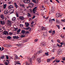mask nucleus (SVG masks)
<instances>
[{"label":"nucleus","mask_w":65,"mask_h":65,"mask_svg":"<svg viewBox=\"0 0 65 65\" xmlns=\"http://www.w3.org/2000/svg\"><path fill=\"white\" fill-rule=\"evenodd\" d=\"M5 65H8V63H7L6 62H5Z\"/></svg>","instance_id":"79ce46f5"},{"label":"nucleus","mask_w":65,"mask_h":65,"mask_svg":"<svg viewBox=\"0 0 65 65\" xmlns=\"http://www.w3.org/2000/svg\"><path fill=\"white\" fill-rule=\"evenodd\" d=\"M56 23L57 24H59L60 23V21L59 20H57L56 21Z\"/></svg>","instance_id":"dca6fc26"},{"label":"nucleus","mask_w":65,"mask_h":65,"mask_svg":"<svg viewBox=\"0 0 65 65\" xmlns=\"http://www.w3.org/2000/svg\"><path fill=\"white\" fill-rule=\"evenodd\" d=\"M30 2V0H27L26 3L28 4Z\"/></svg>","instance_id":"c756f323"},{"label":"nucleus","mask_w":65,"mask_h":65,"mask_svg":"<svg viewBox=\"0 0 65 65\" xmlns=\"http://www.w3.org/2000/svg\"><path fill=\"white\" fill-rule=\"evenodd\" d=\"M52 19H51V20H50L49 21V22H51V23H52Z\"/></svg>","instance_id":"e2e57ef3"},{"label":"nucleus","mask_w":65,"mask_h":65,"mask_svg":"<svg viewBox=\"0 0 65 65\" xmlns=\"http://www.w3.org/2000/svg\"><path fill=\"white\" fill-rule=\"evenodd\" d=\"M7 39H9V40H10L11 38V37H10V36H8L7 38Z\"/></svg>","instance_id":"b1692460"},{"label":"nucleus","mask_w":65,"mask_h":65,"mask_svg":"<svg viewBox=\"0 0 65 65\" xmlns=\"http://www.w3.org/2000/svg\"><path fill=\"white\" fill-rule=\"evenodd\" d=\"M13 8V6L12 5H10L9 6L8 8L9 9H10L11 8Z\"/></svg>","instance_id":"423d86ee"},{"label":"nucleus","mask_w":65,"mask_h":65,"mask_svg":"<svg viewBox=\"0 0 65 65\" xmlns=\"http://www.w3.org/2000/svg\"><path fill=\"white\" fill-rule=\"evenodd\" d=\"M27 0H23V2L24 3H27Z\"/></svg>","instance_id":"bb28decb"},{"label":"nucleus","mask_w":65,"mask_h":65,"mask_svg":"<svg viewBox=\"0 0 65 65\" xmlns=\"http://www.w3.org/2000/svg\"><path fill=\"white\" fill-rule=\"evenodd\" d=\"M60 44L61 45H63V42L60 43Z\"/></svg>","instance_id":"0e129e2a"},{"label":"nucleus","mask_w":65,"mask_h":65,"mask_svg":"<svg viewBox=\"0 0 65 65\" xmlns=\"http://www.w3.org/2000/svg\"><path fill=\"white\" fill-rule=\"evenodd\" d=\"M14 10L13 9H11L9 11V13H10V14H11V13H14Z\"/></svg>","instance_id":"39448f33"},{"label":"nucleus","mask_w":65,"mask_h":65,"mask_svg":"<svg viewBox=\"0 0 65 65\" xmlns=\"http://www.w3.org/2000/svg\"><path fill=\"white\" fill-rule=\"evenodd\" d=\"M14 31H17V30H18V28H14Z\"/></svg>","instance_id":"a19ab883"},{"label":"nucleus","mask_w":65,"mask_h":65,"mask_svg":"<svg viewBox=\"0 0 65 65\" xmlns=\"http://www.w3.org/2000/svg\"><path fill=\"white\" fill-rule=\"evenodd\" d=\"M15 57L16 59H18V56L17 55H15Z\"/></svg>","instance_id":"473e14b6"},{"label":"nucleus","mask_w":65,"mask_h":65,"mask_svg":"<svg viewBox=\"0 0 65 65\" xmlns=\"http://www.w3.org/2000/svg\"><path fill=\"white\" fill-rule=\"evenodd\" d=\"M56 15H61V14L59 13H57Z\"/></svg>","instance_id":"5fc2aeb1"},{"label":"nucleus","mask_w":65,"mask_h":65,"mask_svg":"<svg viewBox=\"0 0 65 65\" xmlns=\"http://www.w3.org/2000/svg\"><path fill=\"white\" fill-rule=\"evenodd\" d=\"M32 11L34 13H35V12H36V11H35V10H32Z\"/></svg>","instance_id":"49530a36"},{"label":"nucleus","mask_w":65,"mask_h":65,"mask_svg":"<svg viewBox=\"0 0 65 65\" xmlns=\"http://www.w3.org/2000/svg\"><path fill=\"white\" fill-rule=\"evenodd\" d=\"M4 16L3 15H2L1 16V17L2 19V20H4Z\"/></svg>","instance_id":"6ab92c4d"},{"label":"nucleus","mask_w":65,"mask_h":65,"mask_svg":"<svg viewBox=\"0 0 65 65\" xmlns=\"http://www.w3.org/2000/svg\"><path fill=\"white\" fill-rule=\"evenodd\" d=\"M45 55H47V56H48V52H47L45 53Z\"/></svg>","instance_id":"de8ad7c7"},{"label":"nucleus","mask_w":65,"mask_h":65,"mask_svg":"<svg viewBox=\"0 0 65 65\" xmlns=\"http://www.w3.org/2000/svg\"><path fill=\"white\" fill-rule=\"evenodd\" d=\"M25 30H22L21 31V33L22 34H25Z\"/></svg>","instance_id":"f3484780"},{"label":"nucleus","mask_w":65,"mask_h":65,"mask_svg":"<svg viewBox=\"0 0 65 65\" xmlns=\"http://www.w3.org/2000/svg\"><path fill=\"white\" fill-rule=\"evenodd\" d=\"M4 34L5 35H8V32L7 31H4Z\"/></svg>","instance_id":"2eb2a0df"},{"label":"nucleus","mask_w":65,"mask_h":65,"mask_svg":"<svg viewBox=\"0 0 65 65\" xmlns=\"http://www.w3.org/2000/svg\"><path fill=\"white\" fill-rule=\"evenodd\" d=\"M37 7H35V8H34L33 9V10H35V11H36V9H37Z\"/></svg>","instance_id":"393cba45"},{"label":"nucleus","mask_w":65,"mask_h":65,"mask_svg":"<svg viewBox=\"0 0 65 65\" xmlns=\"http://www.w3.org/2000/svg\"><path fill=\"white\" fill-rule=\"evenodd\" d=\"M60 60H56V62L57 63H59V62H60Z\"/></svg>","instance_id":"c03bdc74"},{"label":"nucleus","mask_w":65,"mask_h":65,"mask_svg":"<svg viewBox=\"0 0 65 65\" xmlns=\"http://www.w3.org/2000/svg\"><path fill=\"white\" fill-rule=\"evenodd\" d=\"M57 42L58 43H60L61 42V41H60V40L59 39H58L57 40Z\"/></svg>","instance_id":"e433bc0d"},{"label":"nucleus","mask_w":65,"mask_h":65,"mask_svg":"<svg viewBox=\"0 0 65 65\" xmlns=\"http://www.w3.org/2000/svg\"><path fill=\"white\" fill-rule=\"evenodd\" d=\"M13 38H14V39H19V37H17L16 36H13Z\"/></svg>","instance_id":"f8f14e48"},{"label":"nucleus","mask_w":65,"mask_h":65,"mask_svg":"<svg viewBox=\"0 0 65 65\" xmlns=\"http://www.w3.org/2000/svg\"><path fill=\"white\" fill-rule=\"evenodd\" d=\"M3 50H4V47H2V49L1 50V51H3Z\"/></svg>","instance_id":"680f3d73"},{"label":"nucleus","mask_w":65,"mask_h":65,"mask_svg":"<svg viewBox=\"0 0 65 65\" xmlns=\"http://www.w3.org/2000/svg\"><path fill=\"white\" fill-rule=\"evenodd\" d=\"M37 61L39 63H40L41 62V60L40 59V58H38L37 60Z\"/></svg>","instance_id":"9b49d317"},{"label":"nucleus","mask_w":65,"mask_h":65,"mask_svg":"<svg viewBox=\"0 0 65 65\" xmlns=\"http://www.w3.org/2000/svg\"><path fill=\"white\" fill-rule=\"evenodd\" d=\"M56 26H57V27H58V29H60V26L58 25H56Z\"/></svg>","instance_id":"09e8293b"},{"label":"nucleus","mask_w":65,"mask_h":65,"mask_svg":"<svg viewBox=\"0 0 65 65\" xmlns=\"http://www.w3.org/2000/svg\"><path fill=\"white\" fill-rule=\"evenodd\" d=\"M19 19L21 20H23L24 19V18L23 16H20L19 17Z\"/></svg>","instance_id":"4468645a"},{"label":"nucleus","mask_w":65,"mask_h":65,"mask_svg":"<svg viewBox=\"0 0 65 65\" xmlns=\"http://www.w3.org/2000/svg\"><path fill=\"white\" fill-rule=\"evenodd\" d=\"M32 1L35 4H38L39 3V0H32Z\"/></svg>","instance_id":"f03ea898"},{"label":"nucleus","mask_w":65,"mask_h":65,"mask_svg":"<svg viewBox=\"0 0 65 65\" xmlns=\"http://www.w3.org/2000/svg\"><path fill=\"white\" fill-rule=\"evenodd\" d=\"M25 25L26 24V27H28L29 26V24L27 23H25Z\"/></svg>","instance_id":"cd10ccee"},{"label":"nucleus","mask_w":65,"mask_h":65,"mask_svg":"<svg viewBox=\"0 0 65 65\" xmlns=\"http://www.w3.org/2000/svg\"><path fill=\"white\" fill-rule=\"evenodd\" d=\"M46 28L44 27H42L41 28V29L42 30H46Z\"/></svg>","instance_id":"412c9836"},{"label":"nucleus","mask_w":65,"mask_h":65,"mask_svg":"<svg viewBox=\"0 0 65 65\" xmlns=\"http://www.w3.org/2000/svg\"><path fill=\"white\" fill-rule=\"evenodd\" d=\"M11 3H12V1H10L9 2V4H11Z\"/></svg>","instance_id":"8fccbe9b"},{"label":"nucleus","mask_w":65,"mask_h":65,"mask_svg":"<svg viewBox=\"0 0 65 65\" xmlns=\"http://www.w3.org/2000/svg\"><path fill=\"white\" fill-rule=\"evenodd\" d=\"M7 6V5L6 4H4V6H3L4 8L5 9Z\"/></svg>","instance_id":"4be33fe9"},{"label":"nucleus","mask_w":65,"mask_h":65,"mask_svg":"<svg viewBox=\"0 0 65 65\" xmlns=\"http://www.w3.org/2000/svg\"><path fill=\"white\" fill-rule=\"evenodd\" d=\"M52 32H52V34H54L55 33V30H53Z\"/></svg>","instance_id":"3c124183"},{"label":"nucleus","mask_w":65,"mask_h":65,"mask_svg":"<svg viewBox=\"0 0 65 65\" xmlns=\"http://www.w3.org/2000/svg\"><path fill=\"white\" fill-rule=\"evenodd\" d=\"M9 13V11H8V10H5L4 11V13L5 14H8Z\"/></svg>","instance_id":"1a4fd4ad"},{"label":"nucleus","mask_w":65,"mask_h":65,"mask_svg":"<svg viewBox=\"0 0 65 65\" xmlns=\"http://www.w3.org/2000/svg\"><path fill=\"white\" fill-rule=\"evenodd\" d=\"M16 13L17 17V18H19V13L17 12H16Z\"/></svg>","instance_id":"7c9ffc66"},{"label":"nucleus","mask_w":65,"mask_h":65,"mask_svg":"<svg viewBox=\"0 0 65 65\" xmlns=\"http://www.w3.org/2000/svg\"><path fill=\"white\" fill-rule=\"evenodd\" d=\"M30 28V27H29L28 28H24V29L25 30H29V29Z\"/></svg>","instance_id":"a878e982"},{"label":"nucleus","mask_w":65,"mask_h":65,"mask_svg":"<svg viewBox=\"0 0 65 65\" xmlns=\"http://www.w3.org/2000/svg\"><path fill=\"white\" fill-rule=\"evenodd\" d=\"M56 45L58 47H59V48H60V47H61L62 46V45H59V44L58 43H57L56 44Z\"/></svg>","instance_id":"ddd939ff"},{"label":"nucleus","mask_w":65,"mask_h":65,"mask_svg":"<svg viewBox=\"0 0 65 65\" xmlns=\"http://www.w3.org/2000/svg\"><path fill=\"white\" fill-rule=\"evenodd\" d=\"M51 59H55V57H52L51 58Z\"/></svg>","instance_id":"774afa93"},{"label":"nucleus","mask_w":65,"mask_h":65,"mask_svg":"<svg viewBox=\"0 0 65 65\" xmlns=\"http://www.w3.org/2000/svg\"><path fill=\"white\" fill-rule=\"evenodd\" d=\"M57 53L58 54H61L62 53V50L60 49H59Z\"/></svg>","instance_id":"6e6552de"},{"label":"nucleus","mask_w":65,"mask_h":65,"mask_svg":"<svg viewBox=\"0 0 65 65\" xmlns=\"http://www.w3.org/2000/svg\"><path fill=\"white\" fill-rule=\"evenodd\" d=\"M0 24L2 25H4L5 24V23L4 21L1 20L0 21Z\"/></svg>","instance_id":"f257e3e1"},{"label":"nucleus","mask_w":65,"mask_h":65,"mask_svg":"<svg viewBox=\"0 0 65 65\" xmlns=\"http://www.w3.org/2000/svg\"><path fill=\"white\" fill-rule=\"evenodd\" d=\"M17 33H19V32H21V29H19L17 31Z\"/></svg>","instance_id":"2f4dec72"},{"label":"nucleus","mask_w":65,"mask_h":65,"mask_svg":"<svg viewBox=\"0 0 65 65\" xmlns=\"http://www.w3.org/2000/svg\"><path fill=\"white\" fill-rule=\"evenodd\" d=\"M34 6V4L31 3L29 4V7L31 8Z\"/></svg>","instance_id":"20e7f679"},{"label":"nucleus","mask_w":65,"mask_h":65,"mask_svg":"<svg viewBox=\"0 0 65 65\" xmlns=\"http://www.w3.org/2000/svg\"><path fill=\"white\" fill-rule=\"evenodd\" d=\"M35 18V15H34L32 17V19H34Z\"/></svg>","instance_id":"603ef678"},{"label":"nucleus","mask_w":65,"mask_h":65,"mask_svg":"<svg viewBox=\"0 0 65 65\" xmlns=\"http://www.w3.org/2000/svg\"><path fill=\"white\" fill-rule=\"evenodd\" d=\"M52 21H53L54 22H55V19H51Z\"/></svg>","instance_id":"13d9d810"},{"label":"nucleus","mask_w":65,"mask_h":65,"mask_svg":"<svg viewBox=\"0 0 65 65\" xmlns=\"http://www.w3.org/2000/svg\"><path fill=\"white\" fill-rule=\"evenodd\" d=\"M34 55V56H33L31 58V59H32L33 60H35V58H37V55H36L35 54Z\"/></svg>","instance_id":"0eeeda50"},{"label":"nucleus","mask_w":65,"mask_h":65,"mask_svg":"<svg viewBox=\"0 0 65 65\" xmlns=\"http://www.w3.org/2000/svg\"><path fill=\"white\" fill-rule=\"evenodd\" d=\"M61 16V15H56V17L57 18H59V16Z\"/></svg>","instance_id":"4c0bfd02"},{"label":"nucleus","mask_w":65,"mask_h":65,"mask_svg":"<svg viewBox=\"0 0 65 65\" xmlns=\"http://www.w3.org/2000/svg\"><path fill=\"white\" fill-rule=\"evenodd\" d=\"M22 45V44H19V46H21Z\"/></svg>","instance_id":"052dcab7"},{"label":"nucleus","mask_w":65,"mask_h":65,"mask_svg":"<svg viewBox=\"0 0 65 65\" xmlns=\"http://www.w3.org/2000/svg\"><path fill=\"white\" fill-rule=\"evenodd\" d=\"M62 60H63V61H65V57L63 58H62Z\"/></svg>","instance_id":"4d7b16f0"},{"label":"nucleus","mask_w":65,"mask_h":65,"mask_svg":"<svg viewBox=\"0 0 65 65\" xmlns=\"http://www.w3.org/2000/svg\"><path fill=\"white\" fill-rule=\"evenodd\" d=\"M41 45L42 46H44V43H41Z\"/></svg>","instance_id":"72a5a7b5"},{"label":"nucleus","mask_w":65,"mask_h":65,"mask_svg":"<svg viewBox=\"0 0 65 65\" xmlns=\"http://www.w3.org/2000/svg\"><path fill=\"white\" fill-rule=\"evenodd\" d=\"M25 35H21V37H22V38H23L25 37Z\"/></svg>","instance_id":"c9c22d12"},{"label":"nucleus","mask_w":65,"mask_h":65,"mask_svg":"<svg viewBox=\"0 0 65 65\" xmlns=\"http://www.w3.org/2000/svg\"><path fill=\"white\" fill-rule=\"evenodd\" d=\"M34 22L33 21H32V23H31V24L33 25L34 24Z\"/></svg>","instance_id":"6e6d98bb"},{"label":"nucleus","mask_w":65,"mask_h":65,"mask_svg":"<svg viewBox=\"0 0 65 65\" xmlns=\"http://www.w3.org/2000/svg\"><path fill=\"white\" fill-rule=\"evenodd\" d=\"M28 62H30V64H32V58H29L28 59Z\"/></svg>","instance_id":"9d476101"},{"label":"nucleus","mask_w":65,"mask_h":65,"mask_svg":"<svg viewBox=\"0 0 65 65\" xmlns=\"http://www.w3.org/2000/svg\"><path fill=\"white\" fill-rule=\"evenodd\" d=\"M8 24L10 25H11V22H9V23H8Z\"/></svg>","instance_id":"bf43d9fd"},{"label":"nucleus","mask_w":65,"mask_h":65,"mask_svg":"<svg viewBox=\"0 0 65 65\" xmlns=\"http://www.w3.org/2000/svg\"><path fill=\"white\" fill-rule=\"evenodd\" d=\"M50 61H51V59H48L47 60V62H50Z\"/></svg>","instance_id":"58836bf2"},{"label":"nucleus","mask_w":65,"mask_h":65,"mask_svg":"<svg viewBox=\"0 0 65 65\" xmlns=\"http://www.w3.org/2000/svg\"><path fill=\"white\" fill-rule=\"evenodd\" d=\"M56 1L57 2V3H59L60 2H59V1H58V0H56Z\"/></svg>","instance_id":"338daca9"},{"label":"nucleus","mask_w":65,"mask_h":65,"mask_svg":"<svg viewBox=\"0 0 65 65\" xmlns=\"http://www.w3.org/2000/svg\"><path fill=\"white\" fill-rule=\"evenodd\" d=\"M4 56H2L1 57V58L2 59H4Z\"/></svg>","instance_id":"ea45409f"},{"label":"nucleus","mask_w":65,"mask_h":65,"mask_svg":"<svg viewBox=\"0 0 65 65\" xmlns=\"http://www.w3.org/2000/svg\"><path fill=\"white\" fill-rule=\"evenodd\" d=\"M20 62V61H17L16 63V64H19V65H21V63Z\"/></svg>","instance_id":"5701e85b"},{"label":"nucleus","mask_w":65,"mask_h":65,"mask_svg":"<svg viewBox=\"0 0 65 65\" xmlns=\"http://www.w3.org/2000/svg\"><path fill=\"white\" fill-rule=\"evenodd\" d=\"M42 52V51L41 50H39L37 53H36L35 54V55H36V56H37V54H40Z\"/></svg>","instance_id":"7ed1b4c3"},{"label":"nucleus","mask_w":65,"mask_h":65,"mask_svg":"<svg viewBox=\"0 0 65 65\" xmlns=\"http://www.w3.org/2000/svg\"><path fill=\"white\" fill-rule=\"evenodd\" d=\"M8 47H11V45H8Z\"/></svg>","instance_id":"69168bd1"},{"label":"nucleus","mask_w":65,"mask_h":65,"mask_svg":"<svg viewBox=\"0 0 65 65\" xmlns=\"http://www.w3.org/2000/svg\"><path fill=\"white\" fill-rule=\"evenodd\" d=\"M15 20H16V18L14 17H13L12 18V21H15Z\"/></svg>","instance_id":"a211bd4d"},{"label":"nucleus","mask_w":65,"mask_h":65,"mask_svg":"<svg viewBox=\"0 0 65 65\" xmlns=\"http://www.w3.org/2000/svg\"><path fill=\"white\" fill-rule=\"evenodd\" d=\"M61 37H62V38H64V36L63 35H61L60 36Z\"/></svg>","instance_id":"f704fd0d"},{"label":"nucleus","mask_w":65,"mask_h":65,"mask_svg":"<svg viewBox=\"0 0 65 65\" xmlns=\"http://www.w3.org/2000/svg\"><path fill=\"white\" fill-rule=\"evenodd\" d=\"M29 31H26L25 34H29Z\"/></svg>","instance_id":"a18cd8bd"},{"label":"nucleus","mask_w":65,"mask_h":65,"mask_svg":"<svg viewBox=\"0 0 65 65\" xmlns=\"http://www.w3.org/2000/svg\"><path fill=\"white\" fill-rule=\"evenodd\" d=\"M14 5H15V7H16V8H18V5L17 4V3H14Z\"/></svg>","instance_id":"aec40b11"},{"label":"nucleus","mask_w":65,"mask_h":65,"mask_svg":"<svg viewBox=\"0 0 65 65\" xmlns=\"http://www.w3.org/2000/svg\"><path fill=\"white\" fill-rule=\"evenodd\" d=\"M25 64L26 65H29V62H28L27 61H26V62Z\"/></svg>","instance_id":"c85d7f7f"},{"label":"nucleus","mask_w":65,"mask_h":65,"mask_svg":"<svg viewBox=\"0 0 65 65\" xmlns=\"http://www.w3.org/2000/svg\"><path fill=\"white\" fill-rule=\"evenodd\" d=\"M61 21L62 22H65V19L61 20Z\"/></svg>","instance_id":"37998d69"},{"label":"nucleus","mask_w":65,"mask_h":65,"mask_svg":"<svg viewBox=\"0 0 65 65\" xmlns=\"http://www.w3.org/2000/svg\"><path fill=\"white\" fill-rule=\"evenodd\" d=\"M9 34L10 35H12V33L10 32L9 33Z\"/></svg>","instance_id":"864d4df0"}]
</instances>
